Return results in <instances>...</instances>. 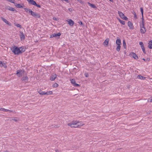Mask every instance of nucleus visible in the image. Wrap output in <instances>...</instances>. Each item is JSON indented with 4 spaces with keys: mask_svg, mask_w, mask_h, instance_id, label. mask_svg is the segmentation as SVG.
<instances>
[{
    "mask_svg": "<svg viewBox=\"0 0 152 152\" xmlns=\"http://www.w3.org/2000/svg\"><path fill=\"white\" fill-rule=\"evenodd\" d=\"M68 10H69V11L70 12H72V10L71 8H69L68 9Z\"/></svg>",
    "mask_w": 152,
    "mask_h": 152,
    "instance_id": "obj_51",
    "label": "nucleus"
},
{
    "mask_svg": "<svg viewBox=\"0 0 152 152\" xmlns=\"http://www.w3.org/2000/svg\"><path fill=\"white\" fill-rule=\"evenodd\" d=\"M22 47L18 48L17 47L14 46L13 47V49L12 51L15 55H18L19 54L21 53V51H20V49H21Z\"/></svg>",
    "mask_w": 152,
    "mask_h": 152,
    "instance_id": "obj_1",
    "label": "nucleus"
},
{
    "mask_svg": "<svg viewBox=\"0 0 152 152\" xmlns=\"http://www.w3.org/2000/svg\"><path fill=\"white\" fill-rule=\"evenodd\" d=\"M139 45L141 46V48L143 51V52L144 53H145L146 52L145 50V48L144 47V46L143 43L142 42H139Z\"/></svg>",
    "mask_w": 152,
    "mask_h": 152,
    "instance_id": "obj_8",
    "label": "nucleus"
},
{
    "mask_svg": "<svg viewBox=\"0 0 152 152\" xmlns=\"http://www.w3.org/2000/svg\"><path fill=\"white\" fill-rule=\"evenodd\" d=\"M80 124H79L78 125H80V124H84L83 123H82V122H80Z\"/></svg>",
    "mask_w": 152,
    "mask_h": 152,
    "instance_id": "obj_56",
    "label": "nucleus"
},
{
    "mask_svg": "<svg viewBox=\"0 0 152 152\" xmlns=\"http://www.w3.org/2000/svg\"><path fill=\"white\" fill-rule=\"evenodd\" d=\"M0 110L1 111H4L5 112H7L9 111V110L7 109H5L4 108H0Z\"/></svg>",
    "mask_w": 152,
    "mask_h": 152,
    "instance_id": "obj_32",
    "label": "nucleus"
},
{
    "mask_svg": "<svg viewBox=\"0 0 152 152\" xmlns=\"http://www.w3.org/2000/svg\"><path fill=\"white\" fill-rule=\"evenodd\" d=\"M85 75L86 77H88V73H85Z\"/></svg>",
    "mask_w": 152,
    "mask_h": 152,
    "instance_id": "obj_45",
    "label": "nucleus"
},
{
    "mask_svg": "<svg viewBox=\"0 0 152 152\" xmlns=\"http://www.w3.org/2000/svg\"><path fill=\"white\" fill-rule=\"evenodd\" d=\"M1 19L6 23L8 24L9 26L11 25V23L9 21H8L6 19H5L4 18L2 17H1Z\"/></svg>",
    "mask_w": 152,
    "mask_h": 152,
    "instance_id": "obj_14",
    "label": "nucleus"
},
{
    "mask_svg": "<svg viewBox=\"0 0 152 152\" xmlns=\"http://www.w3.org/2000/svg\"><path fill=\"white\" fill-rule=\"evenodd\" d=\"M54 37L60 36L61 35V34L60 33H58V34H54Z\"/></svg>",
    "mask_w": 152,
    "mask_h": 152,
    "instance_id": "obj_36",
    "label": "nucleus"
},
{
    "mask_svg": "<svg viewBox=\"0 0 152 152\" xmlns=\"http://www.w3.org/2000/svg\"><path fill=\"white\" fill-rule=\"evenodd\" d=\"M58 86V84L56 83H55L53 85V87L54 88L57 87Z\"/></svg>",
    "mask_w": 152,
    "mask_h": 152,
    "instance_id": "obj_33",
    "label": "nucleus"
},
{
    "mask_svg": "<svg viewBox=\"0 0 152 152\" xmlns=\"http://www.w3.org/2000/svg\"><path fill=\"white\" fill-rule=\"evenodd\" d=\"M118 20L119 22L122 25H125V22L124 21L121 20L120 19H118Z\"/></svg>",
    "mask_w": 152,
    "mask_h": 152,
    "instance_id": "obj_31",
    "label": "nucleus"
},
{
    "mask_svg": "<svg viewBox=\"0 0 152 152\" xmlns=\"http://www.w3.org/2000/svg\"><path fill=\"white\" fill-rule=\"evenodd\" d=\"M30 4L35 5L36 4V2L33 0H26Z\"/></svg>",
    "mask_w": 152,
    "mask_h": 152,
    "instance_id": "obj_12",
    "label": "nucleus"
},
{
    "mask_svg": "<svg viewBox=\"0 0 152 152\" xmlns=\"http://www.w3.org/2000/svg\"><path fill=\"white\" fill-rule=\"evenodd\" d=\"M20 38L21 40H24L25 38L24 34L22 32H20Z\"/></svg>",
    "mask_w": 152,
    "mask_h": 152,
    "instance_id": "obj_10",
    "label": "nucleus"
},
{
    "mask_svg": "<svg viewBox=\"0 0 152 152\" xmlns=\"http://www.w3.org/2000/svg\"><path fill=\"white\" fill-rule=\"evenodd\" d=\"M128 26L131 29H134V26L132 23L130 21H129L128 22Z\"/></svg>",
    "mask_w": 152,
    "mask_h": 152,
    "instance_id": "obj_11",
    "label": "nucleus"
},
{
    "mask_svg": "<svg viewBox=\"0 0 152 152\" xmlns=\"http://www.w3.org/2000/svg\"><path fill=\"white\" fill-rule=\"evenodd\" d=\"M79 123H80V121L74 120L72 121V122L68 123L67 125L68 126H71V125H76Z\"/></svg>",
    "mask_w": 152,
    "mask_h": 152,
    "instance_id": "obj_6",
    "label": "nucleus"
},
{
    "mask_svg": "<svg viewBox=\"0 0 152 152\" xmlns=\"http://www.w3.org/2000/svg\"><path fill=\"white\" fill-rule=\"evenodd\" d=\"M141 23L140 25H145V22L144 21V19L143 18V16H142V20L141 21Z\"/></svg>",
    "mask_w": 152,
    "mask_h": 152,
    "instance_id": "obj_27",
    "label": "nucleus"
},
{
    "mask_svg": "<svg viewBox=\"0 0 152 152\" xmlns=\"http://www.w3.org/2000/svg\"><path fill=\"white\" fill-rule=\"evenodd\" d=\"M110 1L112 2H113V0H109Z\"/></svg>",
    "mask_w": 152,
    "mask_h": 152,
    "instance_id": "obj_55",
    "label": "nucleus"
},
{
    "mask_svg": "<svg viewBox=\"0 0 152 152\" xmlns=\"http://www.w3.org/2000/svg\"><path fill=\"white\" fill-rule=\"evenodd\" d=\"M80 3L82 4L83 3V1L81 0H77Z\"/></svg>",
    "mask_w": 152,
    "mask_h": 152,
    "instance_id": "obj_49",
    "label": "nucleus"
},
{
    "mask_svg": "<svg viewBox=\"0 0 152 152\" xmlns=\"http://www.w3.org/2000/svg\"><path fill=\"white\" fill-rule=\"evenodd\" d=\"M109 39L108 38L106 39L104 41V43L106 45H107L109 43Z\"/></svg>",
    "mask_w": 152,
    "mask_h": 152,
    "instance_id": "obj_22",
    "label": "nucleus"
},
{
    "mask_svg": "<svg viewBox=\"0 0 152 152\" xmlns=\"http://www.w3.org/2000/svg\"><path fill=\"white\" fill-rule=\"evenodd\" d=\"M54 37V34H53L51 35L50 37L52 38L53 37Z\"/></svg>",
    "mask_w": 152,
    "mask_h": 152,
    "instance_id": "obj_48",
    "label": "nucleus"
},
{
    "mask_svg": "<svg viewBox=\"0 0 152 152\" xmlns=\"http://www.w3.org/2000/svg\"><path fill=\"white\" fill-rule=\"evenodd\" d=\"M1 67L4 66V68H7V66L6 64L5 63H2V64H1Z\"/></svg>",
    "mask_w": 152,
    "mask_h": 152,
    "instance_id": "obj_34",
    "label": "nucleus"
},
{
    "mask_svg": "<svg viewBox=\"0 0 152 152\" xmlns=\"http://www.w3.org/2000/svg\"><path fill=\"white\" fill-rule=\"evenodd\" d=\"M54 37V34H53L51 35L50 37L52 38L53 37Z\"/></svg>",
    "mask_w": 152,
    "mask_h": 152,
    "instance_id": "obj_47",
    "label": "nucleus"
},
{
    "mask_svg": "<svg viewBox=\"0 0 152 152\" xmlns=\"http://www.w3.org/2000/svg\"><path fill=\"white\" fill-rule=\"evenodd\" d=\"M79 23L80 24H81V25L83 24V23L82 21H80Z\"/></svg>",
    "mask_w": 152,
    "mask_h": 152,
    "instance_id": "obj_52",
    "label": "nucleus"
},
{
    "mask_svg": "<svg viewBox=\"0 0 152 152\" xmlns=\"http://www.w3.org/2000/svg\"><path fill=\"white\" fill-rule=\"evenodd\" d=\"M118 14L119 15L120 17L121 18H123L124 17V14L121 12L120 11H118Z\"/></svg>",
    "mask_w": 152,
    "mask_h": 152,
    "instance_id": "obj_17",
    "label": "nucleus"
},
{
    "mask_svg": "<svg viewBox=\"0 0 152 152\" xmlns=\"http://www.w3.org/2000/svg\"><path fill=\"white\" fill-rule=\"evenodd\" d=\"M2 62L1 61H0V66H1V64H2Z\"/></svg>",
    "mask_w": 152,
    "mask_h": 152,
    "instance_id": "obj_53",
    "label": "nucleus"
},
{
    "mask_svg": "<svg viewBox=\"0 0 152 152\" xmlns=\"http://www.w3.org/2000/svg\"><path fill=\"white\" fill-rule=\"evenodd\" d=\"M56 77V74H54L50 78V80L52 81L54 80Z\"/></svg>",
    "mask_w": 152,
    "mask_h": 152,
    "instance_id": "obj_18",
    "label": "nucleus"
},
{
    "mask_svg": "<svg viewBox=\"0 0 152 152\" xmlns=\"http://www.w3.org/2000/svg\"><path fill=\"white\" fill-rule=\"evenodd\" d=\"M35 6H36L37 7H39V8H40L41 7V6L39 4H35Z\"/></svg>",
    "mask_w": 152,
    "mask_h": 152,
    "instance_id": "obj_44",
    "label": "nucleus"
},
{
    "mask_svg": "<svg viewBox=\"0 0 152 152\" xmlns=\"http://www.w3.org/2000/svg\"><path fill=\"white\" fill-rule=\"evenodd\" d=\"M88 3L90 7H91L94 8H96V7L94 4H91L89 3Z\"/></svg>",
    "mask_w": 152,
    "mask_h": 152,
    "instance_id": "obj_24",
    "label": "nucleus"
},
{
    "mask_svg": "<svg viewBox=\"0 0 152 152\" xmlns=\"http://www.w3.org/2000/svg\"><path fill=\"white\" fill-rule=\"evenodd\" d=\"M148 101L150 102H152V98L151 99H149L148 100Z\"/></svg>",
    "mask_w": 152,
    "mask_h": 152,
    "instance_id": "obj_43",
    "label": "nucleus"
},
{
    "mask_svg": "<svg viewBox=\"0 0 152 152\" xmlns=\"http://www.w3.org/2000/svg\"><path fill=\"white\" fill-rule=\"evenodd\" d=\"M134 18L135 19H137V15L136 14V13L135 12H134Z\"/></svg>",
    "mask_w": 152,
    "mask_h": 152,
    "instance_id": "obj_41",
    "label": "nucleus"
},
{
    "mask_svg": "<svg viewBox=\"0 0 152 152\" xmlns=\"http://www.w3.org/2000/svg\"><path fill=\"white\" fill-rule=\"evenodd\" d=\"M5 9L6 10H7L12 11H14L15 10V8L9 6H7L5 7Z\"/></svg>",
    "mask_w": 152,
    "mask_h": 152,
    "instance_id": "obj_15",
    "label": "nucleus"
},
{
    "mask_svg": "<svg viewBox=\"0 0 152 152\" xmlns=\"http://www.w3.org/2000/svg\"><path fill=\"white\" fill-rule=\"evenodd\" d=\"M28 78L27 75L23 76L21 79V80L23 83H26L28 80Z\"/></svg>",
    "mask_w": 152,
    "mask_h": 152,
    "instance_id": "obj_7",
    "label": "nucleus"
},
{
    "mask_svg": "<svg viewBox=\"0 0 152 152\" xmlns=\"http://www.w3.org/2000/svg\"><path fill=\"white\" fill-rule=\"evenodd\" d=\"M15 26L18 27H19V28H22V26H21L20 24H17Z\"/></svg>",
    "mask_w": 152,
    "mask_h": 152,
    "instance_id": "obj_38",
    "label": "nucleus"
},
{
    "mask_svg": "<svg viewBox=\"0 0 152 152\" xmlns=\"http://www.w3.org/2000/svg\"><path fill=\"white\" fill-rule=\"evenodd\" d=\"M20 51H21V53H22V52H24L25 51V50L24 48H22L21 50H20Z\"/></svg>",
    "mask_w": 152,
    "mask_h": 152,
    "instance_id": "obj_42",
    "label": "nucleus"
},
{
    "mask_svg": "<svg viewBox=\"0 0 152 152\" xmlns=\"http://www.w3.org/2000/svg\"><path fill=\"white\" fill-rule=\"evenodd\" d=\"M53 94V92L52 91H48L45 93V95H51Z\"/></svg>",
    "mask_w": 152,
    "mask_h": 152,
    "instance_id": "obj_25",
    "label": "nucleus"
},
{
    "mask_svg": "<svg viewBox=\"0 0 152 152\" xmlns=\"http://www.w3.org/2000/svg\"><path fill=\"white\" fill-rule=\"evenodd\" d=\"M15 6L18 8H22L23 7V6L19 4L15 3Z\"/></svg>",
    "mask_w": 152,
    "mask_h": 152,
    "instance_id": "obj_16",
    "label": "nucleus"
},
{
    "mask_svg": "<svg viewBox=\"0 0 152 152\" xmlns=\"http://www.w3.org/2000/svg\"><path fill=\"white\" fill-rule=\"evenodd\" d=\"M30 14L32 16L36 18H39L40 17L39 14L33 12L32 11H31Z\"/></svg>",
    "mask_w": 152,
    "mask_h": 152,
    "instance_id": "obj_4",
    "label": "nucleus"
},
{
    "mask_svg": "<svg viewBox=\"0 0 152 152\" xmlns=\"http://www.w3.org/2000/svg\"><path fill=\"white\" fill-rule=\"evenodd\" d=\"M137 78L140 79H145V77L141 75H138L137 76Z\"/></svg>",
    "mask_w": 152,
    "mask_h": 152,
    "instance_id": "obj_26",
    "label": "nucleus"
},
{
    "mask_svg": "<svg viewBox=\"0 0 152 152\" xmlns=\"http://www.w3.org/2000/svg\"><path fill=\"white\" fill-rule=\"evenodd\" d=\"M140 30L141 33L144 34L146 31V29L145 26V25H140Z\"/></svg>",
    "mask_w": 152,
    "mask_h": 152,
    "instance_id": "obj_3",
    "label": "nucleus"
},
{
    "mask_svg": "<svg viewBox=\"0 0 152 152\" xmlns=\"http://www.w3.org/2000/svg\"><path fill=\"white\" fill-rule=\"evenodd\" d=\"M64 1L67 2L68 3H69V1H68V0H64Z\"/></svg>",
    "mask_w": 152,
    "mask_h": 152,
    "instance_id": "obj_50",
    "label": "nucleus"
},
{
    "mask_svg": "<svg viewBox=\"0 0 152 152\" xmlns=\"http://www.w3.org/2000/svg\"><path fill=\"white\" fill-rule=\"evenodd\" d=\"M116 43L117 45H121V40L120 39H118L116 40Z\"/></svg>",
    "mask_w": 152,
    "mask_h": 152,
    "instance_id": "obj_21",
    "label": "nucleus"
},
{
    "mask_svg": "<svg viewBox=\"0 0 152 152\" xmlns=\"http://www.w3.org/2000/svg\"><path fill=\"white\" fill-rule=\"evenodd\" d=\"M53 20H56V18H55V19H54V18H53Z\"/></svg>",
    "mask_w": 152,
    "mask_h": 152,
    "instance_id": "obj_57",
    "label": "nucleus"
},
{
    "mask_svg": "<svg viewBox=\"0 0 152 152\" xmlns=\"http://www.w3.org/2000/svg\"><path fill=\"white\" fill-rule=\"evenodd\" d=\"M140 11L141 12L142 16H143V9L142 7H141L140 8Z\"/></svg>",
    "mask_w": 152,
    "mask_h": 152,
    "instance_id": "obj_37",
    "label": "nucleus"
},
{
    "mask_svg": "<svg viewBox=\"0 0 152 152\" xmlns=\"http://www.w3.org/2000/svg\"><path fill=\"white\" fill-rule=\"evenodd\" d=\"M121 48V45H117V47L116 49V50L118 51L119 52Z\"/></svg>",
    "mask_w": 152,
    "mask_h": 152,
    "instance_id": "obj_30",
    "label": "nucleus"
},
{
    "mask_svg": "<svg viewBox=\"0 0 152 152\" xmlns=\"http://www.w3.org/2000/svg\"><path fill=\"white\" fill-rule=\"evenodd\" d=\"M25 71L24 70L22 71V70L19 69L17 71L16 75L18 77H21L22 76V75L24 74Z\"/></svg>",
    "mask_w": 152,
    "mask_h": 152,
    "instance_id": "obj_2",
    "label": "nucleus"
},
{
    "mask_svg": "<svg viewBox=\"0 0 152 152\" xmlns=\"http://www.w3.org/2000/svg\"><path fill=\"white\" fill-rule=\"evenodd\" d=\"M38 93L41 95H45V93L44 91H42L41 90H40L38 91Z\"/></svg>",
    "mask_w": 152,
    "mask_h": 152,
    "instance_id": "obj_23",
    "label": "nucleus"
},
{
    "mask_svg": "<svg viewBox=\"0 0 152 152\" xmlns=\"http://www.w3.org/2000/svg\"><path fill=\"white\" fill-rule=\"evenodd\" d=\"M84 125V124H81L80 125H77L76 126H74V125H71V126H69L71 128H76L79 127V126H82Z\"/></svg>",
    "mask_w": 152,
    "mask_h": 152,
    "instance_id": "obj_19",
    "label": "nucleus"
},
{
    "mask_svg": "<svg viewBox=\"0 0 152 152\" xmlns=\"http://www.w3.org/2000/svg\"><path fill=\"white\" fill-rule=\"evenodd\" d=\"M7 1L12 3L15 4V1L14 0H7Z\"/></svg>",
    "mask_w": 152,
    "mask_h": 152,
    "instance_id": "obj_39",
    "label": "nucleus"
},
{
    "mask_svg": "<svg viewBox=\"0 0 152 152\" xmlns=\"http://www.w3.org/2000/svg\"><path fill=\"white\" fill-rule=\"evenodd\" d=\"M71 83L75 87H80V85L77 83H76L75 80L74 79H72L70 80Z\"/></svg>",
    "mask_w": 152,
    "mask_h": 152,
    "instance_id": "obj_5",
    "label": "nucleus"
},
{
    "mask_svg": "<svg viewBox=\"0 0 152 152\" xmlns=\"http://www.w3.org/2000/svg\"><path fill=\"white\" fill-rule=\"evenodd\" d=\"M10 111V112H13V111L12 110H9V111Z\"/></svg>",
    "mask_w": 152,
    "mask_h": 152,
    "instance_id": "obj_54",
    "label": "nucleus"
},
{
    "mask_svg": "<svg viewBox=\"0 0 152 152\" xmlns=\"http://www.w3.org/2000/svg\"><path fill=\"white\" fill-rule=\"evenodd\" d=\"M24 9L25 10V11L26 12H28L29 13H30L31 11H32L31 10L27 8H24Z\"/></svg>",
    "mask_w": 152,
    "mask_h": 152,
    "instance_id": "obj_28",
    "label": "nucleus"
},
{
    "mask_svg": "<svg viewBox=\"0 0 152 152\" xmlns=\"http://www.w3.org/2000/svg\"><path fill=\"white\" fill-rule=\"evenodd\" d=\"M68 24L70 26H73L74 24V22L71 19H69L66 20Z\"/></svg>",
    "mask_w": 152,
    "mask_h": 152,
    "instance_id": "obj_13",
    "label": "nucleus"
},
{
    "mask_svg": "<svg viewBox=\"0 0 152 152\" xmlns=\"http://www.w3.org/2000/svg\"><path fill=\"white\" fill-rule=\"evenodd\" d=\"M130 55L135 59H137L138 58V56L134 53L132 52L130 53Z\"/></svg>",
    "mask_w": 152,
    "mask_h": 152,
    "instance_id": "obj_9",
    "label": "nucleus"
},
{
    "mask_svg": "<svg viewBox=\"0 0 152 152\" xmlns=\"http://www.w3.org/2000/svg\"><path fill=\"white\" fill-rule=\"evenodd\" d=\"M123 45L124 48H126V45L125 40L123 41Z\"/></svg>",
    "mask_w": 152,
    "mask_h": 152,
    "instance_id": "obj_35",
    "label": "nucleus"
},
{
    "mask_svg": "<svg viewBox=\"0 0 152 152\" xmlns=\"http://www.w3.org/2000/svg\"><path fill=\"white\" fill-rule=\"evenodd\" d=\"M12 120L14 121L15 122H18L20 121V119L17 118H15L14 119H12Z\"/></svg>",
    "mask_w": 152,
    "mask_h": 152,
    "instance_id": "obj_29",
    "label": "nucleus"
},
{
    "mask_svg": "<svg viewBox=\"0 0 152 152\" xmlns=\"http://www.w3.org/2000/svg\"><path fill=\"white\" fill-rule=\"evenodd\" d=\"M56 152H62L61 150L56 149Z\"/></svg>",
    "mask_w": 152,
    "mask_h": 152,
    "instance_id": "obj_46",
    "label": "nucleus"
},
{
    "mask_svg": "<svg viewBox=\"0 0 152 152\" xmlns=\"http://www.w3.org/2000/svg\"><path fill=\"white\" fill-rule=\"evenodd\" d=\"M148 47L150 49H152V40L150 41L148 43Z\"/></svg>",
    "mask_w": 152,
    "mask_h": 152,
    "instance_id": "obj_20",
    "label": "nucleus"
},
{
    "mask_svg": "<svg viewBox=\"0 0 152 152\" xmlns=\"http://www.w3.org/2000/svg\"><path fill=\"white\" fill-rule=\"evenodd\" d=\"M122 19L125 20H128V18L126 17L124 15V18H122Z\"/></svg>",
    "mask_w": 152,
    "mask_h": 152,
    "instance_id": "obj_40",
    "label": "nucleus"
}]
</instances>
